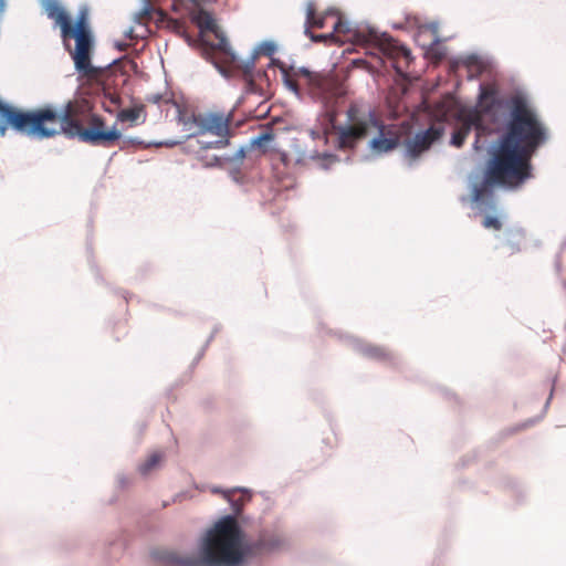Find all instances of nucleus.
<instances>
[{
  "mask_svg": "<svg viewBox=\"0 0 566 566\" xmlns=\"http://www.w3.org/2000/svg\"><path fill=\"white\" fill-rule=\"evenodd\" d=\"M132 33H133V30H129V32L127 33L129 38H133Z\"/></svg>",
  "mask_w": 566,
  "mask_h": 566,
  "instance_id": "c85d7f7f",
  "label": "nucleus"
},
{
  "mask_svg": "<svg viewBox=\"0 0 566 566\" xmlns=\"http://www.w3.org/2000/svg\"><path fill=\"white\" fill-rule=\"evenodd\" d=\"M365 354L368 357L379 359V360H387L391 357L390 353L382 347L378 346H368L365 348Z\"/></svg>",
  "mask_w": 566,
  "mask_h": 566,
  "instance_id": "a211bd4d",
  "label": "nucleus"
},
{
  "mask_svg": "<svg viewBox=\"0 0 566 566\" xmlns=\"http://www.w3.org/2000/svg\"><path fill=\"white\" fill-rule=\"evenodd\" d=\"M302 71H306V72H308V73H311L313 75H322V76H326V77H333L329 74L314 73V72H311V71H308L306 69H300L297 71V73H296V80H292V78H289V77L286 78V84L289 85V87L291 90H293L294 92H297L298 91V86L303 85L307 90V92H308V94L311 96H312V94H311L310 88H308V86H307V84L305 82L304 76L302 75Z\"/></svg>",
  "mask_w": 566,
  "mask_h": 566,
  "instance_id": "dca6fc26",
  "label": "nucleus"
},
{
  "mask_svg": "<svg viewBox=\"0 0 566 566\" xmlns=\"http://www.w3.org/2000/svg\"><path fill=\"white\" fill-rule=\"evenodd\" d=\"M175 144H176V143H158V144H156V146H164V145H165V146H172V145H175Z\"/></svg>",
  "mask_w": 566,
  "mask_h": 566,
  "instance_id": "393cba45",
  "label": "nucleus"
},
{
  "mask_svg": "<svg viewBox=\"0 0 566 566\" xmlns=\"http://www.w3.org/2000/svg\"><path fill=\"white\" fill-rule=\"evenodd\" d=\"M302 75L310 88L312 98L322 104L329 125L337 134L339 148H354L367 137L373 126L378 125V118L371 113L364 114L356 103H352L346 112L347 123L336 125L338 107L345 102L343 85L336 77L313 75L306 71H302Z\"/></svg>",
  "mask_w": 566,
  "mask_h": 566,
  "instance_id": "7ed1b4c3",
  "label": "nucleus"
},
{
  "mask_svg": "<svg viewBox=\"0 0 566 566\" xmlns=\"http://www.w3.org/2000/svg\"><path fill=\"white\" fill-rule=\"evenodd\" d=\"M238 491H239L238 489H232V490H228V491H220L219 489L212 490L213 493H221L223 495V497L231 503L232 509L235 512V514L240 513L244 502L250 499L249 495L243 493L238 500H235L234 495Z\"/></svg>",
  "mask_w": 566,
  "mask_h": 566,
  "instance_id": "4468645a",
  "label": "nucleus"
},
{
  "mask_svg": "<svg viewBox=\"0 0 566 566\" xmlns=\"http://www.w3.org/2000/svg\"><path fill=\"white\" fill-rule=\"evenodd\" d=\"M174 24H175L176 28L179 27L178 21H174Z\"/></svg>",
  "mask_w": 566,
  "mask_h": 566,
  "instance_id": "c756f323",
  "label": "nucleus"
},
{
  "mask_svg": "<svg viewBox=\"0 0 566 566\" xmlns=\"http://www.w3.org/2000/svg\"><path fill=\"white\" fill-rule=\"evenodd\" d=\"M254 62L247 63L243 69V80L245 82V91L248 93L256 94L261 93V87L256 84L254 77Z\"/></svg>",
  "mask_w": 566,
  "mask_h": 566,
  "instance_id": "2eb2a0df",
  "label": "nucleus"
},
{
  "mask_svg": "<svg viewBox=\"0 0 566 566\" xmlns=\"http://www.w3.org/2000/svg\"><path fill=\"white\" fill-rule=\"evenodd\" d=\"M171 9L176 12H178L180 10V7H181V2L182 0H171Z\"/></svg>",
  "mask_w": 566,
  "mask_h": 566,
  "instance_id": "5701e85b",
  "label": "nucleus"
},
{
  "mask_svg": "<svg viewBox=\"0 0 566 566\" xmlns=\"http://www.w3.org/2000/svg\"><path fill=\"white\" fill-rule=\"evenodd\" d=\"M118 99H119L118 97H113V98H112V102H113V103H115V104H117V103H118Z\"/></svg>",
  "mask_w": 566,
  "mask_h": 566,
  "instance_id": "cd10ccee",
  "label": "nucleus"
},
{
  "mask_svg": "<svg viewBox=\"0 0 566 566\" xmlns=\"http://www.w3.org/2000/svg\"><path fill=\"white\" fill-rule=\"evenodd\" d=\"M245 157L244 148H240L234 156L231 158L233 161H241Z\"/></svg>",
  "mask_w": 566,
  "mask_h": 566,
  "instance_id": "4be33fe9",
  "label": "nucleus"
},
{
  "mask_svg": "<svg viewBox=\"0 0 566 566\" xmlns=\"http://www.w3.org/2000/svg\"><path fill=\"white\" fill-rule=\"evenodd\" d=\"M378 132V136L369 143L370 149L377 154L387 153L395 149L399 144V136L389 127L382 125L378 119V125L373 126Z\"/></svg>",
  "mask_w": 566,
  "mask_h": 566,
  "instance_id": "9d476101",
  "label": "nucleus"
},
{
  "mask_svg": "<svg viewBox=\"0 0 566 566\" xmlns=\"http://www.w3.org/2000/svg\"><path fill=\"white\" fill-rule=\"evenodd\" d=\"M142 118V123L146 119L145 105L138 104L130 108H124L118 112L117 119L122 123L135 124Z\"/></svg>",
  "mask_w": 566,
  "mask_h": 566,
  "instance_id": "ddd939ff",
  "label": "nucleus"
},
{
  "mask_svg": "<svg viewBox=\"0 0 566 566\" xmlns=\"http://www.w3.org/2000/svg\"><path fill=\"white\" fill-rule=\"evenodd\" d=\"M482 224L486 229H493L496 231L502 229V222L496 217L486 216L483 219Z\"/></svg>",
  "mask_w": 566,
  "mask_h": 566,
  "instance_id": "aec40b11",
  "label": "nucleus"
},
{
  "mask_svg": "<svg viewBox=\"0 0 566 566\" xmlns=\"http://www.w3.org/2000/svg\"><path fill=\"white\" fill-rule=\"evenodd\" d=\"M366 43L369 54L376 59L373 69L378 70L385 65V59L390 61L391 66L403 80H408L407 71L412 61L411 52L405 45L399 44L390 35L379 34L375 30H368L366 34L360 35Z\"/></svg>",
  "mask_w": 566,
  "mask_h": 566,
  "instance_id": "39448f33",
  "label": "nucleus"
},
{
  "mask_svg": "<svg viewBox=\"0 0 566 566\" xmlns=\"http://www.w3.org/2000/svg\"><path fill=\"white\" fill-rule=\"evenodd\" d=\"M120 50H125L126 49V45H120L119 46Z\"/></svg>",
  "mask_w": 566,
  "mask_h": 566,
  "instance_id": "7c9ffc66",
  "label": "nucleus"
},
{
  "mask_svg": "<svg viewBox=\"0 0 566 566\" xmlns=\"http://www.w3.org/2000/svg\"><path fill=\"white\" fill-rule=\"evenodd\" d=\"M146 101L148 103L159 105L160 103H169L170 98H166L161 94H150V95H147Z\"/></svg>",
  "mask_w": 566,
  "mask_h": 566,
  "instance_id": "412c9836",
  "label": "nucleus"
},
{
  "mask_svg": "<svg viewBox=\"0 0 566 566\" xmlns=\"http://www.w3.org/2000/svg\"><path fill=\"white\" fill-rule=\"evenodd\" d=\"M329 15H334V13L326 11L322 14L316 12V6L314 2L310 1L306 3V20L304 24V33L312 32V28L323 29L326 25L327 19ZM335 17H338L335 14Z\"/></svg>",
  "mask_w": 566,
  "mask_h": 566,
  "instance_id": "9b49d317",
  "label": "nucleus"
},
{
  "mask_svg": "<svg viewBox=\"0 0 566 566\" xmlns=\"http://www.w3.org/2000/svg\"><path fill=\"white\" fill-rule=\"evenodd\" d=\"M179 119L185 124L188 125L190 119H186L185 117L180 116Z\"/></svg>",
  "mask_w": 566,
  "mask_h": 566,
  "instance_id": "a878e982",
  "label": "nucleus"
},
{
  "mask_svg": "<svg viewBox=\"0 0 566 566\" xmlns=\"http://www.w3.org/2000/svg\"><path fill=\"white\" fill-rule=\"evenodd\" d=\"M258 76H259V77H265V76H266V74H265V72H262V73H258Z\"/></svg>",
  "mask_w": 566,
  "mask_h": 566,
  "instance_id": "bb28decb",
  "label": "nucleus"
},
{
  "mask_svg": "<svg viewBox=\"0 0 566 566\" xmlns=\"http://www.w3.org/2000/svg\"><path fill=\"white\" fill-rule=\"evenodd\" d=\"M546 139V127L536 113L523 98L515 97L505 132L488 163L485 178L473 186L472 201L494 209L493 186L518 187L531 178V158Z\"/></svg>",
  "mask_w": 566,
  "mask_h": 566,
  "instance_id": "f257e3e1",
  "label": "nucleus"
},
{
  "mask_svg": "<svg viewBox=\"0 0 566 566\" xmlns=\"http://www.w3.org/2000/svg\"><path fill=\"white\" fill-rule=\"evenodd\" d=\"M43 9L46 15L60 27L65 49L69 51L76 71L88 80L98 78L102 69L95 67L91 63L94 39L88 22V9L85 7L80 9L74 24L56 0H44Z\"/></svg>",
  "mask_w": 566,
  "mask_h": 566,
  "instance_id": "20e7f679",
  "label": "nucleus"
},
{
  "mask_svg": "<svg viewBox=\"0 0 566 566\" xmlns=\"http://www.w3.org/2000/svg\"><path fill=\"white\" fill-rule=\"evenodd\" d=\"M443 135L441 126H430L428 129L415 135L413 138L406 143L407 155L411 159H416L423 151L428 150L431 145L439 140Z\"/></svg>",
  "mask_w": 566,
  "mask_h": 566,
  "instance_id": "1a4fd4ad",
  "label": "nucleus"
},
{
  "mask_svg": "<svg viewBox=\"0 0 566 566\" xmlns=\"http://www.w3.org/2000/svg\"><path fill=\"white\" fill-rule=\"evenodd\" d=\"M496 94L497 91L494 86L481 85L478 108L460 112L458 116L460 125L454 129L451 137L453 146L461 147L473 127L479 133L485 132L483 117L491 115L495 107L499 106Z\"/></svg>",
  "mask_w": 566,
  "mask_h": 566,
  "instance_id": "423d86ee",
  "label": "nucleus"
},
{
  "mask_svg": "<svg viewBox=\"0 0 566 566\" xmlns=\"http://www.w3.org/2000/svg\"><path fill=\"white\" fill-rule=\"evenodd\" d=\"M192 21L198 25L201 32L210 31L214 33L218 43L214 49L223 53L230 61H234V54L231 52V48L228 39L219 30L213 17L206 10H199L192 15Z\"/></svg>",
  "mask_w": 566,
  "mask_h": 566,
  "instance_id": "6e6552de",
  "label": "nucleus"
},
{
  "mask_svg": "<svg viewBox=\"0 0 566 566\" xmlns=\"http://www.w3.org/2000/svg\"><path fill=\"white\" fill-rule=\"evenodd\" d=\"M280 543L276 535L268 532H262L255 541L245 542L235 516L227 515L206 532L198 555L181 556L172 551L156 552L154 555L172 566H241L248 557L270 552Z\"/></svg>",
  "mask_w": 566,
  "mask_h": 566,
  "instance_id": "f03ea898",
  "label": "nucleus"
},
{
  "mask_svg": "<svg viewBox=\"0 0 566 566\" xmlns=\"http://www.w3.org/2000/svg\"><path fill=\"white\" fill-rule=\"evenodd\" d=\"M274 135L270 130L262 132L255 138L251 140L252 147L264 148L270 142H272Z\"/></svg>",
  "mask_w": 566,
  "mask_h": 566,
  "instance_id": "6ab92c4d",
  "label": "nucleus"
},
{
  "mask_svg": "<svg viewBox=\"0 0 566 566\" xmlns=\"http://www.w3.org/2000/svg\"><path fill=\"white\" fill-rule=\"evenodd\" d=\"M334 32L328 34H315L313 32L304 33L308 36L313 42L316 43H326L328 41L334 40V33H347L349 32V27L347 22H344L340 17H336V21L333 25Z\"/></svg>",
  "mask_w": 566,
  "mask_h": 566,
  "instance_id": "f8f14e48",
  "label": "nucleus"
},
{
  "mask_svg": "<svg viewBox=\"0 0 566 566\" xmlns=\"http://www.w3.org/2000/svg\"><path fill=\"white\" fill-rule=\"evenodd\" d=\"M232 114L218 112L203 113L191 116V124L196 127L197 134H212L219 137L214 143L202 146V148H223L229 145L231 136L230 125Z\"/></svg>",
  "mask_w": 566,
  "mask_h": 566,
  "instance_id": "0eeeda50",
  "label": "nucleus"
},
{
  "mask_svg": "<svg viewBox=\"0 0 566 566\" xmlns=\"http://www.w3.org/2000/svg\"><path fill=\"white\" fill-rule=\"evenodd\" d=\"M163 460V454L155 452L150 454L146 461L139 467V471L142 474H148L153 469H155L160 461Z\"/></svg>",
  "mask_w": 566,
  "mask_h": 566,
  "instance_id": "f3484780",
  "label": "nucleus"
},
{
  "mask_svg": "<svg viewBox=\"0 0 566 566\" xmlns=\"http://www.w3.org/2000/svg\"><path fill=\"white\" fill-rule=\"evenodd\" d=\"M7 134V126L0 125V136L3 137Z\"/></svg>",
  "mask_w": 566,
  "mask_h": 566,
  "instance_id": "b1692460",
  "label": "nucleus"
}]
</instances>
